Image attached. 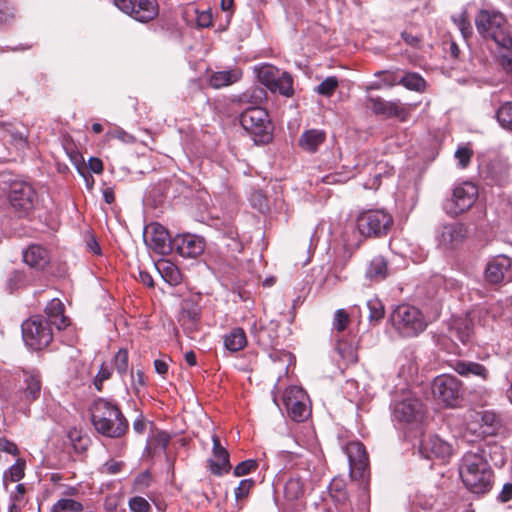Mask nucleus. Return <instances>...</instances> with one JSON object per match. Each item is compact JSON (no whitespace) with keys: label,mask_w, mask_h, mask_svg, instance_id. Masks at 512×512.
I'll return each instance as SVG.
<instances>
[{"label":"nucleus","mask_w":512,"mask_h":512,"mask_svg":"<svg viewBox=\"0 0 512 512\" xmlns=\"http://www.w3.org/2000/svg\"><path fill=\"white\" fill-rule=\"evenodd\" d=\"M42 381L37 370L23 372V384L18 386L16 379L7 373H0V404L3 409L28 415L30 405L41 394Z\"/></svg>","instance_id":"nucleus-1"},{"label":"nucleus","mask_w":512,"mask_h":512,"mask_svg":"<svg viewBox=\"0 0 512 512\" xmlns=\"http://www.w3.org/2000/svg\"><path fill=\"white\" fill-rule=\"evenodd\" d=\"M499 447L479 445L467 451L459 464V475L466 488L474 494H485L493 486L494 473L488 462L493 450Z\"/></svg>","instance_id":"nucleus-2"},{"label":"nucleus","mask_w":512,"mask_h":512,"mask_svg":"<svg viewBox=\"0 0 512 512\" xmlns=\"http://www.w3.org/2000/svg\"><path fill=\"white\" fill-rule=\"evenodd\" d=\"M90 413L95 430L106 437L120 438L128 431L129 423L115 401L97 398Z\"/></svg>","instance_id":"nucleus-3"},{"label":"nucleus","mask_w":512,"mask_h":512,"mask_svg":"<svg viewBox=\"0 0 512 512\" xmlns=\"http://www.w3.org/2000/svg\"><path fill=\"white\" fill-rule=\"evenodd\" d=\"M475 26L485 40H492L499 48L512 46V36L503 14L495 10L481 9L475 16Z\"/></svg>","instance_id":"nucleus-4"},{"label":"nucleus","mask_w":512,"mask_h":512,"mask_svg":"<svg viewBox=\"0 0 512 512\" xmlns=\"http://www.w3.org/2000/svg\"><path fill=\"white\" fill-rule=\"evenodd\" d=\"M390 321L399 335L407 338L418 336L427 327L422 312L408 304L397 306L390 316Z\"/></svg>","instance_id":"nucleus-5"},{"label":"nucleus","mask_w":512,"mask_h":512,"mask_svg":"<svg viewBox=\"0 0 512 512\" xmlns=\"http://www.w3.org/2000/svg\"><path fill=\"white\" fill-rule=\"evenodd\" d=\"M393 225V217L383 209H370L361 212L356 219V227L365 238L386 236Z\"/></svg>","instance_id":"nucleus-6"},{"label":"nucleus","mask_w":512,"mask_h":512,"mask_svg":"<svg viewBox=\"0 0 512 512\" xmlns=\"http://www.w3.org/2000/svg\"><path fill=\"white\" fill-rule=\"evenodd\" d=\"M239 120L243 129L253 136L255 143L266 144L272 140V124L265 109L250 107L240 114Z\"/></svg>","instance_id":"nucleus-7"},{"label":"nucleus","mask_w":512,"mask_h":512,"mask_svg":"<svg viewBox=\"0 0 512 512\" xmlns=\"http://www.w3.org/2000/svg\"><path fill=\"white\" fill-rule=\"evenodd\" d=\"M21 329L25 344L33 350H41L53 340L51 326L41 315L32 316L24 321Z\"/></svg>","instance_id":"nucleus-8"},{"label":"nucleus","mask_w":512,"mask_h":512,"mask_svg":"<svg viewBox=\"0 0 512 512\" xmlns=\"http://www.w3.org/2000/svg\"><path fill=\"white\" fill-rule=\"evenodd\" d=\"M38 194L33 185L26 181H14L10 185L8 201L19 217L29 215L35 208Z\"/></svg>","instance_id":"nucleus-9"},{"label":"nucleus","mask_w":512,"mask_h":512,"mask_svg":"<svg viewBox=\"0 0 512 512\" xmlns=\"http://www.w3.org/2000/svg\"><path fill=\"white\" fill-rule=\"evenodd\" d=\"M478 197V188L471 182H463L454 187L450 198L443 203L444 211L456 217L469 210Z\"/></svg>","instance_id":"nucleus-10"},{"label":"nucleus","mask_w":512,"mask_h":512,"mask_svg":"<svg viewBox=\"0 0 512 512\" xmlns=\"http://www.w3.org/2000/svg\"><path fill=\"white\" fill-rule=\"evenodd\" d=\"M365 106L376 116L385 119L397 118L401 122H406L409 119L412 108V105L403 104L399 99L389 101L372 95L365 98Z\"/></svg>","instance_id":"nucleus-11"},{"label":"nucleus","mask_w":512,"mask_h":512,"mask_svg":"<svg viewBox=\"0 0 512 512\" xmlns=\"http://www.w3.org/2000/svg\"><path fill=\"white\" fill-rule=\"evenodd\" d=\"M352 481L368 483L370 477L369 458L365 446L358 441H351L345 448Z\"/></svg>","instance_id":"nucleus-12"},{"label":"nucleus","mask_w":512,"mask_h":512,"mask_svg":"<svg viewBox=\"0 0 512 512\" xmlns=\"http://www.w3.org/2000/svg\"><path fill=\"white\" fill-rule=\"evenodd\" d=\"M432 392L445 406L454 407L462 396V383L455 376L439 375L432 382Z\"/></svg>","instance_id":"nucleus-13"},{"label":"nucleus","mask_w":512,"mask_h":512,"mask_svg":"<svg viewBox=\"0 0 512 512\" xmlns=\"http://www.w3.org/2000/svg\"><path fill=\"white\" fill-rule=\"evenodd\" d=\"M392 416L400 423L420 422L424 416L423 404L411 392H406L392 404Z\"/></svg>","instance_id":"nucleus-14"},{"label":"nucleus","mask_w":512,"mask_h":512,"mask_svg":"<svg viewBox=\"0 0 512 512\" xmlns=\"http://www.w3.org/2000/svg\"><path fill=\"white\" fill-rule=\"evenodd\" d=\"M283 405L288 416L295 422H303L310 415L306 392L298 386L288 387L283 394Z\"/></svg>","instance_id":"nucleus-15"},{"label":"nucleus","mask_w":512,"mask_h":512,"mask_svg":"<svg viewBox=\"0 0 512 512\" xmlns=\"http://www.w3.org/2000/svg\"><path fill=\"white\" fill-rule=\"evenodd\" d=\"M114 4L139 22H149L159 12L156 0H114Z\"/></svg>","instance_id":"nucleus-16"},{"label":"nucleus","mask_w":512,"mask_h":512,"mask_svg":"<svg viewBox=\"0 0 512 512\" xmlns=\"http://www.w3.org/2000/svg\"><path fill=\"white\" fill-rule=\"evenodd\" d=\"M145 242L160 255H167L173 252V238L170 237L166 228L159 223H151L146 228Z\"/></svg>","instance_id":"nucleus-17"},{"label":"nucleus","mask_w":512,"mask_h":512,"mask_svg":"<svg viewBox=\"0 0 512 512\" xmlns=\"http://www.w3.org/2000/svg\"><path fill=\"white\" fill-rule=\"evenodd\" d=\"M200 318L201 308L198 303L191 299L183 300L178 322L188 337L194 338V334L200 328Z\"/></svg>","instance_id":"nucleus-18"},{"label":"nucleus","mask_w":512,"mask_h":512,"mask_svg":"<svg viewBox=\"0 0 512 512\" xmlns=\"http://www.w3.org/2000/svg\"><path fill=\"white\" fill-rule=\"evenodd\" d=\"M173 252L184 258H196L204 252V239L194 234H182L173 238Z\"/></svg>","instance_id":"nucleus-19"},{"label":"nucleus","mask_w":512,"mask_h":512,"mask_svg":"<svg viewBox=\"0 0 512 512\" xmlns=\"http://www.w3.org/2000/svg\"><path fill=\"white\" fill-rule=\"evenodd\" d=\"M212 458L208 459V468L215 476H222L229 473L232 466L230 464L229 453L227 449L222 446L220 438L214 434L212 436Z\"/></svg>","instance_id":"nucleus-20"},{"label":"nucleus","mask_w":512,"mask_h":512,"mask_svg":"<svg viewBox=\"0 0 512 512\" xmlns=\"http://www.w3.org/2000/svg\"><path fill=\"white\" fill-rule=\"evenodd\" d=\"M419 451L427 459H446L452 454V447L438 436L429 435L421 440Z\"/></svg>","instance_id":"nucleus-21"},{"label":"nucleus","mask_w":512,"mask_h":512,"mask_svg":"<svg viewBox=\"0 0 512 512\" xmlns=\"http://www.w3.org/2000/svg\"><path fill=\"white\" fill-rule=\"evenodd\" d=\"M50 259L49 251L38 244H32L23 251V261L38 271H43L49 265Z\"/></svg>","instance_id":"nucleus-22"},{"label":"nucleus","mask_w":512,"mask_h":512,"mask_svg":"<svg viewBox=\"0 0 512 512\" xmlns=\"http://www.w3.org/2000/svg\"><path fill=\"white\" fill-rule=\"evenodd\" d=\"M511 266V260L507 256L499 255L492 259L486 267L485 277L492 284H498L505 279Z\"/></svg>","instance_id":"nucleus-23"},{"label":"nucleus","mask_w":512,"mask_h":512,"mask_svg":"<svg viewBox=\"0 0 512 512\" xmlns=\"http://www.w3.org/2000/svg\"><path fill=\"white\" fill-rule=\"evenodd\" d=\"M450 367L462 377H477L483 381L488 380L489 370L482 364L473 361L454 360Z\"/></svg>","instance_id":"nucleus-24"},{"label":"nucleus","mask_w":512,"mask_h":512,"mask_svg":"<svg viewBox=\"0 0 512 512\" xmlns=\"http://www.w3.org/2000/svg\"><path fill=\"white\" fill-rule=\"evenodd\" d=\"M46 320L49 325H54L61 330L69 325V319L64 315V305L58 299H52L45 307Z\"/></svg>","instance_id":"nucleus-25"},{"label":"nucleus","mask_w":512,"mask_h":512,"mask_svg":"<svg viewBox=\"0 0 512 512\" xmlns=\"http://www.w3.org/2000/svg\"><path fill=\"white\" fill-rule=\"evenodd\" d=\"M480 414L478 412H470L466 417L465 427L463 430V437L468 442H475L479 439L485 438L486 433L484 428H482L480 422Z\"/></svg>","instance_id":"nucleus-26"},{"label":"nucleus","mask_w":512,"mask_h":512,"mask_svg":"<svg viewBox=\"0 0 512 512\" xmlns=\"http://www.w3.org/2000/svg\"><path fill=\"white\" fill-rule=\"evenodd\" d=\"M326 133L320 129H310L302 133L299 138V146L310 153H315L319 146L324 143Z\"/></svg>","instance_id":"nucleus-27"},{"label":"nucleus","mask_w":512,"mask_h":512,"mask_svg":"<svg viewBox=\"0 0 512 512\" xmlns=\"http://www.w3.org/2000/svg\"><path fill=\"white\" fill-rule=\"evenodd\" d=\"M388 262L383 256H375L369 263L365 276L372 282H381L388 276Z\"/></svg>","instance_id":"nucleus-28"},{"label":"nucleus","mask_w":512,"mask_h":512,"mask_svg":"<svg viewBox=\"0 0 512 512\" xmlns=\"http://www.w3.org/2000/svg\"><path fill=\"white\" fill-rule=\"evenodd\" d=\"M242 77L240 69L217 71L209 78V85L214 89H220L238 82Z\"/></svg>","instance_id":"nucleus-29"},{"label":"nucleus","mask_w":512,"mask_h":512,"mask_svg":"<svg viewBox=\"0 0 512 512\" xmlns=\"http://www.w3.org/2000/svg\"><path fill=\"white\" fill-rule=\"evenodd\" d=\"M461 227L458 224H447L441 228L439 244L445 248H453L462 241Z\"/></svg>","instance_id":"nucleus-30"},{"label":"nucleus","mask_w":512,"mask_h":512,"mask_svg":"<svg viewBox=\"0 0 512 512\" xmlns=\"http://www.w3.org/2000/svg\"><path fill=\"white\" fill-rule=\"evenodd\" d=\"M156 268L161 277L169 285L176 286L182 280L180 269L169 260H160L156 264Z\"/></svg>","instance_id":"nucleus-31"},{"label":"nucleus","mask_w":512,"mask_h":512,"mask_svg":"<svg viewBox=\"0 0 512 512\" xmlns=\"http://www.w3.org/2000/svg\"><path fill=\"white\" fill-rule=\"evenodd\" d=\"M247 345V337L245 331L236 327L224 336V346L230 352H238Z\"/></svg>","instance_id":"nucleus-32"},{"label":"nucleus","mask_w":512,"mask_h":512,"mask_svg":"<svg viewBox=\"0 0 512 512\" xmlns=\"http://www.w3.org/2000/svg\"><path fill=\"white\" fill-rule=\"evenodd\" d=\"M400 85L418 93L425 92L427 88L426 80L419 73L410 71L401 74Z\"/></svg>","instance_id":"nucleus-33"},{"label":"nucleus","mask_w":512,"mask_h":512,"mask_svg":"<svg viewBox=\"0 0 512 512\" xmlns=\"http://www.w3.org/2000/svg\"><path fill=\"white\" fill-rule=\"evenodd\" d=\"M304 495V481L298 475L287 479L284 486V497L287 501H295Z\"/></svg>","instance_id":"nucleus-34"},{"label":"nucleus","mask_w":512,"mask_h":512,"mask_svg":"<svg viewBox=\"0 0 512 512\" xmlns=\"http://www.w3.org/2000/svg\"><path fill=\"white\" fill-rule=\"evenodd\" d=\"M222 239L224 241L227 252L230 253L232 256H235L242 252L243 244L239 239V234L235 227L228 226L223 232Z\"/></svg>","instance_id":"nucleus-35"},{"label":"nucleus","mask_w":512,"mask_h":512,"mask_svg":"<svg viewBox=\"0 0 512 512\" xmlns=\"http://www.w3.org/2000/svg\"><path fill=\"white\" fill-rule=\"evenodd\" d=\"M451 333L463 343L466 344L471 340L473 334V324L468 318L455 320L451 328Z\"/></svg>","instance_id":"nucleus-36"},{"label":"nucleus","mask_w":512,"mask_h":512,"mask_svg":"<svg viewBox=\"0 0 512 512\" xmlns=\"http://www.w3.org/2000/svg\"><path fill=\"white\" fill-rule=\"evenodd\" d=\"M280 71L273 65L264 64L257 68V77L259 81L269 90L275 87L276 80Z\"/></svg>","instance_id":"nucleus-37"},{"label":"nucleus","mask_w":512,"mask_h":512,"mask_svg":"<svg viewBox=\"0 0 512 512\" xmlns=\"http://www.w3.org/2000/svg\"><path fill=\"white\" fill-rule=\"evenodd\" d=\"M255 480L246 478L239 482L238 486L234 489L235 501L239 509L243 508L244 503L247 501L250 492L255 487Z\"/></svg>","instance_id":"nucleus-38"},{"label":"nucleus","mask_w":512,"mask_h":512,"mask_svg":"<svg viewBox=\"0 0 512 512\" xmlns=\"http://www.w3.org/2000/svg\"><path fill=\"white\" fill-rule=\"evenodd\" d=\"M329 495L331 500L336 504V508L346 502L348 495L345 489V483L342 479L334 478L330 482Z\"/></svg>","instance_id":"nucleus-39"},{"label":"nucleus","mask_w":512,"mask_h":512,"mask_svg":"<svg viewBox=\"0 0 512 512\" xmlns=\"http://www.w3.org/2000/svg\"><path fill=\"white\" fill-rule=\"evenodd\" d=\"M26 461L23 458H17L15 463L10 466L3 474L4 485L10 482H18L25 476Z\"/></svg>","instance_id":"nucleus-40"},{"label":"nucleus","mask_w":512,"mask_h":512,"mask_svg":"<svg viewBox=\"0 0 512 512\" xmlns=\"http://www.w3.org/2000/svg\"><path fill=\"white\" fill-rule=\"evenodd\" d=\"M437 503V498L431 493L418 492L412 499L413 507L421 510L436 509Z\"/></svg>","instance_id":"nucleus-41"},{"label":"nucleus","mask_w":512,"mask_h":512,"mask_svg":"<svg viewBox=\"0 0 512 512\" xmlns=\"http://www.w3.org/2000/svg\"><path fill=\"white\" fill-rule=\"evenodd\" d=\"M336 351L348 364H354L358 361L357 349L353 343L339 339L337 340Z\"/></svg>","instance_id":"nucleus-42"},{"label":"nucleus","mask_w":512,"mask_h":512,"mask_svg":"<svg viewBox=\"0 0 512 512\" xmlns=\"http://www.w3.org/2000/svg\"><path fill=\"white\" fill-rule=\"evenodd\" d=\"M496 119L503 129L512 132V101L504 102L497 109Z\"/></svg>","instance_id":"nucleus-43"},{"label":"nucleus","mask_w":512,"mask_h":512,"mask_svg":"<svg viewBox=\"0 0 512 512\" xmlns=\"http://www.w3.org/2000/svg\"><path fill=\"white\" fill-rule=\"evenodd\" d=\"M452 21L457 26L465 40L473 35V28L466 9L462 10L458 15H453Z\"/></svg>","instance_id":"nucleus-44"},{"label":"nucleus","mask_w":512,"mask_h":512,"mask_svg":"<svg viewBox=\"0 0 512 512\" xmlns=\"http://www.w3.org/2000/svg\"><path fill=\"white\" fill-rule=\"evenodd\" d=\"M367 308L369 310L368 319L370 323L378 324L384 318L385 307L380 299L373 298L368 300Z\"/></svg>","instance_id":"nucleus-45"},{"label":"nucleus","mask_w":512,"mask_h":512,"mask_svg":"<svg viewBox=\"0 0 512 512\" xmlns=\"http://www.w3.org/2000/svg\"><path fill=\"white\" fill-rule=\"evenodd\" d=\"M272 92H279L284 96H291L293 94V80L292 77L286 73L282 72L278 75V79L276 80L275 87H272Z\"/></svg>","instance_id":"nucleus-46"},{"label":"nucleus","mask_w":512,"mask_h":512,"mask_svg":"<svg viewBox=\"0 0 512 512\" xmlns=\"http://www.w3.org/2000/svg\"><path fill=\"white\" fill-rule=\"evenodd\" d=\"M350 315L345 309H337L332 322V332L337 334L344 332L350 325Z\"/></svg>","instance_id":"nucleus-47"},{"label":"nucleus","mask_w":512,"mask_h":512,"mask_svg":"<svg viewBox=\"0 0 512 512\" xmlns=\"http://www.w3.org/2000/svg\"><path fill=\"white\" fill-rule=\"evenodd\" d=\"M28 283L29 278L22 270H13L7 278V286L11 292L25 287Z\"/></svg>","instance_id":"nucleus-48"},{"label":"nucleus","mask_w":512,"mask_h":512,"mask_svg":"<svg viewBox=\"0 0 512 512\" xmlns=\"http://www.w3.org/2000/svg\"><path fill=\"white\" fill-rule=\"evenodd\" d=\"M480 414V422L484 428L486 436L495 434L499 421L495 413L490 411L478 412Z\"/></svg>","instance_id":"nucleus-49"},{"label":"nucleus","mask_w":512,"mask_h":512,"mask_svg":"<svg viewBox=\"0 0 512 512\" xmlns=\"http://www.w3.org/2000/svg\"><path fill=\"white\" fill-rule=\"evenodd\" d=\"M266 98V91L261 87H251L240 97L241 101L249 102L258 106Z\"/></svg>","instance_id":"nucleus-50"},{"label":"nucleus","mask_w":512,"mask_h":512,"mask_svg":"<svg viewBox=\"0 0 512 512\" xmlns=\"http://www.w3.org/2000/svg\"><path fill=\"white\" fill-rule=\"evenodd\" d=\"M83 506L80 502L73 499H60L53 506L52 512H81Z\"/></svg>","instance_id":"nucleus-51"},{"label":"nucleus","mask_w":512,"mask_h":512,"mask_svg":"<svg viewBox=\"0 0 512 512\" xmlns=\"http://www.w3.org/2000/svg\"><path fill=\"white\" fill-rule=\"evenodd\" d=\"M339 85L338 79L335 76H330L324 79L315 89V91L325 97H331Z\"/></svg>","instance_id":"nucleus-52"},{"label":"nucleus","mask_w":512,"mask_h":512,"mask_svg":"<svg viewBox=\"0 0 512 512\" xmlns=\"http://www.w3.org/2000/svg\"><path fill=\"white\" fill-rule=\"evenodd\" d=\"M376 77H380L383 85L388 87H393L396 85H400V79L401 74L398 70L396 71H389V70H383V71H377L375 73Z\"/></svg>","instance_id":"nucleus-53"},{"label":"nucleus","mask_w":512,"mask_h":512,"mask_svg":"<svg viewBox=\"0 0 512 512\" xmlns=\"http://www.w3.org/2000/svg\"><path fill=\"white\" fill-rule=\"evenodd\" d=\"M501 49L497 56L498 63L505 73L512 77V46Z\"/></svg>","instance_id":"nucleus-54"},{"label":"nucleus","mask_w":512,"mask_h":512,"mask_svg":"<svg viewBox=\"0 0 512 512\" xmlns=\"http://www.w3.org/2000/svg\"><path fill=\"white\" fill-rule=\"evenodd\" d=\"M128 360L129 355L126 349H119L114 356V367L121 376L125 375L128 371Z\"/></svg>","instance_id":"nucleus-55"},{"label":"nucleus","mask_w":512,"mask_h":512,"mask_svg":"<svg viewBox=\"0 0 512 512\" xmlns=\"http://www.w3.org/2000/svg\"><path fill=\"white\" fill-rule=\"evenodd\" d=\"M258 468V462L254 459H248L240 462L233 469V474L236 477L245 476L252 472H255Z\"/></svg>","instance_id":"nucleus-56"},{"label":"nucleus","mask_w":512,"mask_h":512,"mask_svg":"<svg viewBox=\"0 0 512 512\" xmlns=\"http://www.w3.org/2000/svg\"><path fill=\"white\" fill-rule=\"evenodd\" d=\"M498 163H489L486 166H480V176L490 180V183H497L500 180L498 173L495 171Z\"/></svg>","instance_id":"nucleus-57"},{"label":"nucleus","mask_w":512,"mask_h":512,"mask_svg":"<svg viewBox=\"0 0 512 512\" xmlns=\"http://www.w3.org/2000/svg\"><path fill=\"white\" fill-rule=\"evenodd\" d=\"M472 156L473 151L465 146L459 147L455 152V158L461 168H466L469 165Z\"/></svg>","instance_id":"nucleus-58"},{"label":"nucleus","mask_w":512,"mask_h":512,"mask_svg":"<svg viewBox=\"0 0 512 512\" xmlns=\"http://www.w3.org/2000/svg\"><path fill=\"white\" fill-rule=\"evenodd\" d=\"M26 487L24 484H18L16 486L15 493L11 496V504L9 506V512H19L23 509L22 505H18V496H21V499L25 497Z\"/></svg>","instance_id":"nucleus-59"},{"label":"nucleus","mask_w":512,"mask_h":512,"mask_svg":"<svg viewBox=\"0 0 512 512\" xmlns=\"http://www.w3.org/2000/svg\"><path fill=\"white\" fill-rule=\"evenodd\" d=\"M129 507L132 512H148L150 510L149 502L140 496L131 498L129 500Z\"/></svg>","instance_id":"nucleus-60"},{"label":"nucleus","mask_w":512,"mask_h":512,"mask_svg":"<svg viewBox=\"0 0 512 512\" xmlns=\"http://www.w3.org/2000/svg\"><path fill=\"white\" fill-rule=\"evenodd\" d=\"M10 136L14 144L24 146L27 143L28 130L25 127L14 129L10 132Z\"/></svg>","instance_id":"nucleus-61"},{"label":"nucleus","mask_w":512,"mask_h":512,"mask_svg":"<svg viewBox=\"0 0 512 512\" xmlns=\"http://www.w3.org/2000/svg\"><path fill=\"white\" fill-rule=\"evenodd\" d=\"M0 451L8 453L12 456H18L19 454V449L16 443L4 436H0Z\"/></svg>","instance_id":"nucleus-62"},{"label":"nucleus","mask_w":512,"mask_h":512,"mask_svg":"<svg viewBox=\"0 0 512 512\" xmlns=\"http://www.w3.org/2000/svg\"><path fill=\"white\" fill-rule=\"evenodd\" d=\"M212 14L209 11L197 12L196 24L200 28H207L212 25Z\"/></svg>","instance_id":"nucleus-63"},{"label":"nucleus","mask_w":512,"mask_h":512,"mask_svg":"<svg viewBox=\"0 0 512 512\" xmlns=\"http://www.w3.org/2000/svg\"><path fill=\"white\" fill-rule=\"evenodd\" d=\"M147 384V378L142 370H137L135 373L132 372V386L138 392L141 387H145Z\"/></svg>","instance_id":"nucleus-64"}]
</instances>
